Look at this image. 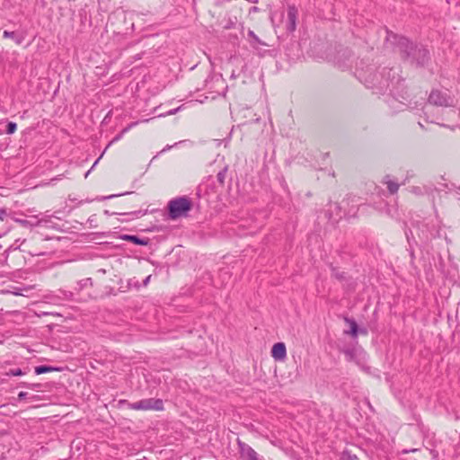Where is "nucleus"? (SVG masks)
I'll use <instances>...</instances> for the list:
<instances>
[{
    "mask_svg": "<svg viewBox=\"0 0 460 460\" xmlns=\"http://www.w3.org/2000/svg\"><path fill=\"white\" fill-rule=\"evenodd\" d=\"M387 40L398 49L401 58L416 67H425L430 62L429 49L421 43H416L408 38L389 33Z\"/></svg>",
    "mask_w": 460,
    "mask_h": 460,
    "instance_id": "obj_1",
    "label": "nucleus"
},
{
    "mask_svg": "<svg viewBox=\"0 0 460 460\" xmlns=\"http://www.w3.org/2000/svg\"><path fill=\"white\" fill-rule=\"evenodd\" d=\"M358 77L368 88L376 89L378 92H385L389 90L394 93V84H398L401 79L396 76V71L394 68L383 67L381 71H377L374 66H367V69H358Z\"/></svg>",
    "mask_w": 460,
    "mask_h": 460,
    "instance_id": "obj_2",
    "label": "nucleus"
},
{
    "mask_svg": "<svg viewBox=\"0 0 460 460\" xmlns=\"http://www.w3.org/2000/svg\"><path fill=\"white\" fill-rule=\"evenodd\" d=\"M168 215L172 220L186 217L192 208V202L187 196H181L171 199L168 202Z\"/></svg>",
    "mask_w": 460,
    "mask_h": 460,
    "instance_id": "obj_3",
    "label": "nucleus"
},
{
    "mask_svg": "<svg viewBox=\"0 0 460 460\" xmlns=\"http://www.w3.org/2000/svg\"><path fill=\"white\" fill-rule=\"evenodd\" d=\"M428 102L438 107H453L455 98L447 91L433 89L429 95Z\"/></svg>",
    "mask_w": 460,
    "mask_h": 460,
    "instance_id": "obj_4",
    "label": "nucleus"
},
{
    "mask_svg": "<svg viewBox=\"0 0 460 460\" xmlns=\"http://www.w3.org/2000/svg\"><path fill=\"white\" fill-rule=\"evenodd\" d=\"M128 408L135 411H163L164 402L162 399L148 398L128 403Z\"/></svg>",
    "mask_w": 460,
    "mask_h": 460,
    "instance_id": "obj_5",
    "label": "nucleus"
},
{
    "mask_svg": "<svg viewBox=\"0 0 460 460\" xmlns=\"http://www.w3.org/2000/svg\"><path fill=\"white\" fill-rule=\"evenodd\" d=\"M353 53L348 48H341L334 57L335 64L341 69L349 68L352 63Z\"/></svg>",
    "mask_w": 460,
    "mask_h": 460,
    "instance_id": "obj_6",
    "label": "nucleus"
},
{
    "mask_svg": "<svg viewBox=\"0 0 460 460\" xmlns=\"http://www.w3.org/2000/svg\"><path fill=\"white\" fill-rule=\"evenodd\" d=\"M240 456L245 460H259L258 454L255 450L244 442L238 440L237 442Z\"/></svg>",
    "mask_w": 460,
    "mask_h": 460,
    "instance_id": "obj_7",
    "label": "nucleus"
},
{
    "mask_svg": "<svg viewBox=\"0 0 460 460\" xmlns=\"http://www.w3.org/2000/svg\"><path fill=\"white\" fill-rule=\"evenodd\" d=\"M297 9L294 5H288L287 11V31L293 32L296 28Z\"/></svg>",
    "mask_w": 460,
    "mask_h": 460,
    "instance_id": "obj_8",
    "label": "nucleus"
},
{
    "mask_svg": "<svg viewBox=\"0 0 460 460\" xmlns=\"http://www.w3.org/2000/svg\"><path fill=\"white\" fill-rule=\"evenodd\" d=\"M271 356L275 360H284L287 356L286 345L283 342L275 343L271 349Z\"/></svg>",
    "mask_w": 460,
    "mask_h": 460,
    "instance_id": "obj_9",
    "label": "nucleus"
},
{
    "mask_svg": "<svg viewBox=\"0 0 460 460\" xmlns=\"http://www.w3.org/2000/svg\"><path fill=\"white\" fill-rule=\"evenodd\" d=\"M344 321L349 325L350 329L349 331H345L346 334L351 335L352 337H357L358 332L367 333V330L361 329L358 330V324L356 321L352 318L344 317Z\"/></svg>",
    "mask_w": 460,
    "mask_h": 460,
    "instance_id": "obj_10",
    "label": "nucleus"
},
{
    "mask_svg": "<svg viewBox=\"0 0 460 460\" xmlns=\"http://www.w3.org/2000/svg\"><path fill=\"white\" fill-rule=\"evenodd\" d=\"M119 238L121 240H124V241L130 242L137 245L146 246L149 243L148 238H140L137 235H133V234H125L119 235Z\"/></svg>",
    "mask_w": 460,
    "mask_h": 460,
    "instance_id": "obj_11",
    "label": "nucleus"
},
{
    "mask_svg": "<svg viewBox=\"0 0 460 460\" xmlns=\"http://www.w3.org/2000/svg\"><path fill=\"white\" fill-rule=\"evenodd\" d=\"M33 218L35 219L34 221L32 220H26V219H22V218H20V217H13L12 219L18 223L19 225H21L23 227H26V228H31L33 226H38L40 225L41 223V220H37V217H33Z\"/></svg>",
    "mask_w": 460,
    "mask_h": 460,
    "instance_id": "obj_12",
    "label": "nucleus"
},
{
    "mask_svg": "<svg viewBox=\"0 0 460 460\" xmlns=\"http://www.w3.org/2000/svg\"><path fill=\"white\" fill-rule=\"evenodd\" d=\"M61 370H62L61 367L47 366V365H40V366L35 367V368H34V372L36 375H42V374H46V373H49V372L61 371Z\"/></svg>",
    "mask_w": 460,
    "mask_h": 460,
    "instance_id": "obj_13",
    "label": "nucleus"
},
{
    "mask_svg": "<svg viewBox=\"0 0 460 460\" xmlns=\"http://www.w3.org/2000/svg\"><path fill=\"white\" fill-rule=\"evenodd\" d=\"M3 37L4 38H11V39L14 40V41L18 45L22 44V42L23 40V37L18 36L14 31H4L3 33Z\"/></svg>",
    "mask_w": 460,
    "mask_h": 460,
    "instance_id": "obj_14",
    "label": "nucleus"
},
{
    "mask_svg": "<svg viewBox=\"0 0 460 460\" xmlns=\"http://www.w3.org/2000/svg\"><path fill=\"white\" fill-rule=\"evenodd\" d=\"M248 37L251 39L250 42H251L252 46L255 47L257 45L262 44V42L261 41L259 37L254 33L253 31H252V30L248 31Z\"/></svg>",
    "mask_w": 460,
    "mask_h": 460,
    "instance_id": "obj_15",
    "label": "nucleus"
},
{
    "mask_svg": "<svg viewBox=\"0 0 460 460\" xmlns=\"http://www.w3.org/2000/svg\"><path fill=\"white\" fill-rule=\"evenodd\" d=\"M343 354L346 357L348 361H353L356 358V350L355 349H342Z\"/></svg>",
    "mask_w": 460,
    "mask_h": 460,
    "instance_id": "obj_16",
    "label": "nucleus"
},
{
    "mask_svg": "<svg viewBox=\"0 0 460 460\" xmlns=\"http://www.w3.org/2000/svg\"><path fill=\"white\" fill-rule=\"evenodd\" d=\"M226 172H227V168L226 167L223 168L222 170H220L217 172V181H218L219 184L224 185L225 180H226Z\"/></svg>",
    "mask_w": 460,
    "mask_h": 460,
    "instance_id": "obj_17",
    "label": "nucleus"
},
{
    "mask_svg": "<svg viewBox=\"0 0 460 460\" xmlns=\"http://www.w3.org/2000/svg\"><path fill=\"white\" fill-rule=\"evenodd\" d=\"M386 184L391 194H394L398 191L399 184L397 182L389 180L386 181Z\"/></svg>",
    "mask_w": 460,
    "mask_h": 460,
    "instance_id": "obj_18",
    "label": "nucleus"
},
{
    "mask_svg": "<svg viewBox=\"0 0 460 460\" xmlns=\"http://www.w3.org/2000/svg\"><path fill=\"white\" fill-rule=\"evenodd\" d=\"M17 129V124L15 122H8L6 125L5 132L8 135L13 134Z\"/></svg>",
    "mask_w": 460,
    "mask_h": 460,
    "instance_id": "obj_19",
    "label": "nucleus"
},
{
    "mask_svg": "<svg viewBox=\"0 0 460 460\" xmlns=\"http://www.w3.org/2000/svg\"><path fill=\"white\" fill-rule=\"evenodd\" d=\"M25 372L22 371L21 368H16V369H10L6 375L7 376H22L24 375Z\"/></svg>",
    "mask_w": 460,
    "mask_h": 460,
    "instance_id": "obj_20",
    "label": "nucleus"
},
{
    "mask_svg": "<svg viewBox=\"0 0 460 460\" xmlns=\"http://www.w3.org/2000/svg\"><path fill=\"white\" fill-rule=\"evenodd\" d=\"M343 459L347 460H359L356 455L351 454L349 451H344L342 455Z\"/></svg>",
    "mask_w": 460,
    "mask_h": 460,
    "instance_id": "obj_21",
    "label": "nucleus"
},
{
    "mask_svg": "<svg viewBox=\"0 0 460 460\" xmlns=\"http://www.w3.org/2000/svg\"><path fill=\"white\" fill-rule=\"evenodd\" d=\"M40 385V384H27V383H22V386H23V387L31 388V389L39 388Z\"/></svg>",
    "mask_w": 460,
    "mask_h": 460,
    "instance_id": "obj_22",
    "label": "nucleus"
},
{
    "mask_svg": "<svg viewBox=\"0 0 460 460\" xmlns=\"http://www.w3.org/2000/svg\"><path fill=\"white\" fill-rule=\"evenodd\" d=\"M88 283L92 284L91 279H85L79 281L78 284L80 285V289L83 288L84 287H85Z\"/></svg>",
    "mask_w": 460,
    "mask_h": 460,
    "instance_id": "obj_23",
    "label": "nucleus"
},
{
    "mask_svg": "<svg viewBox=\"0 0 460 460\" xmlns=\"http://www.w3.org/2000/svg\"><path fill=\"white\" fill-rule=\"evenodd\" d=\"M96 221V215H92L88 219H87V223L90 224V226L92 227H96L95 225H93V223Z\"/></svg>",
    "mask_w": 460,
    "mask_h": 460,
    "instance_id": "obj_24",
    "label": "nucleus"
},
{
    "mask_svg": "<svg viewBox=\"0 0 460 460\" xmlns=\"http://www.w3.org/2000/svg\"><path fill=\"white\" fill-rule=\"evenodd\" d=\"M7 217V212L4 208H0V220L4 221Z\"/></svg>",
    "mask_w": 460,
    "mask_h": 460,
    "instance_id": "obj_25",
    "label": "nucleus"
},
{
    "mask_svg": "<svg viewBox=\"0 0 460 460\" xmlns=\"http://www.w3.org/2000/svg\"><path fill=\"white\" fill-rule=\"evenodd\" d=\"M26 396H27V393L26 392H20L18 394V399L19 400H23V399L26 398Z\"/></svg>",
    "mask_w": 460,
    "mask_h": 460,
    "instance_id": "obj_26",
    "label": "nucleus"
},
{
    "mask_svg": "<svg viewBox=\"0 0 460 460\" xmlns=\"http://www.w3.org/2000/svg\"><path fill=\"white\" fill-rule=\"evenodd\" d=\"M181 107H178V108H176V109L170 110L169 111H167V113H166V114H167V115H173V114H175L178 111H180V110H181Z\"/></svg>",
    "mask_w": 460,
    "mask_h": 460,
    "instance_id": "obj_27",
    "label": "nucleus"
},
{
    "mask_svg": "<svg viewBox=\"0 0 460 460\" xmlns=\"http://www.w3.org/2000/svg\"><path fill=\"white\" fill-rule=\"evenodd\" d=\"M126 131H128V128H124L122 130V132L119 136H117L113 140L115 141V140L119 139L121 137L122 134L125 133Z\"/></svg>",
    "mask_w": 460,
    "mask_h": 460,
    "instance_id": "obj_28",
    "label": "nucleus"
},
{
    "mask_svg": "<svg viewBox=\"0 0 460 460\" xmlns=\"http://www.w3.org/2000/svg\"><path fill=\"white\" fill-rule=\"evenodd\" d=\"M131 214H134V215H136V216H137V217H138V216H142V215H144L145 213H142V211H141V210H138V211H134V212H132Z\"/></svg>",
    "mask_w": 460,
    "mask_h": 460,
    "instance_id": "obj_29",
    "label": "nucleus"
},
{
    "mask_svg": "<svg viewBox=\"0 0 460 460\" xmlns=\"http://www.w3.org/2000/svg\"><path fill=\"white\" fill-rule=\"evenodd\" d=\"M335 276L339 279H342L344 278L343 274H340V273H337Z\"/></svg>",
    "mask_w": 460,
    "mask_h": 460,
    "instance_id": "obj_30",
    "label": "nucleus"
},
{
    "mask_svg": "<svg viewBox=\"0 0 460 460\" xmlns=\"http://www.w3.org/2000/svg\"><path fill=\"white\" fill-rule=\"evenodd\" d=\"M334 207L337 210H340V206L337 203L334 204Z\"/></svg>",
    "mask_w": 460,
    "mask_h": 460,
    "instance_id": "obj_31",
    "label": "nucleus"
},
{
    "mask_svg": "<svg viewBox=\"0 0 460 460\" xmlns=\"http://www.w3.org/2000/svg\"><path fill=\"white\" fill-rule=\"evenodd\" d=\"M113 197H115V196H114V195H110V196H108V197H105L104 199H111V198H113Z\"/></svg>",
    "mask_w": 460,
    "mask_h": 460,
    "instance_id": "obj_32",
    "label": "nucleus"
},
{
    "mask_svg": "<svg viewBox=\"0 0 460 460\" xmlns=\"http://www.w3.org/2000/svg\"><path fill=\"white\" fill-rule=\"evenodd\" d=\"M68 199H69V200H71V201H75V199L71 198V196H69V198H68Z\"/></svg>",
    "mask_w": 460,
    "mask_h": 460,
    "instance_id": "obj_33",
    "label": "nucleus"
},
{
    "mask_svg": "<svg viewBox=\"0 0 460 460\" xmlns=\"http://www.w3.org/2000/svg\"><path fill=\"white\" fill-rule=\"evenodd\" d=\"M149 279H150V277H147V278L146 279V280H145V284H146V282H148Z\"/></svg>",
    "mask_w": 460,
    "mask_h": 460,
    "instance_id": "obj_34",
    "label": "nucleus"
},
{
    "mask_svg": "<svg viewBox=\"0 0 460 460\" xmlns=\"http://www.w3.org/2000/svg\"><path fill=\"white\" fill-rule=\"evenodd\" d=\"M252 3H257V0H250Z\"/></svg>",
    "mask_w": 460,
    "mask_h": 460,
    "instance_id": "obj_35",
    "label": "nucleus"
}]
</instances>
